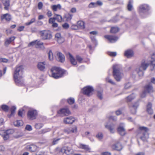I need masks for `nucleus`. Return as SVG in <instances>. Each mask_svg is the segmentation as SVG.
Masks as SVG:
<instances>
[{
	"instance_id": "nucleus-42",
	"label": "nucleus",
	"mask_w": 155,
	"mask_h": 155,
	"mask_svg": "<svg viewBox=\"0 0 155 155\" xmlns=\"http://www.w3.org/2000/svg\"><path fill=\"white\" fill-rule=\"evenodd\" d=\"M67 102L68 103L70 104H73L74 102V99L73 98H70L68 99Z\"/></svg>"
},
{
	"instance_id": "nucleus-28",
	"label": "nucleus",
	"mask_w": 155,
	"mask_h": 155,
	"mask_svg": "<svg viewBox=\"0 0 155 155\" xmlns=\"http://www.w3.org/2000/svg\"><path fill=\"white\" fill-rule=\"evenodd\" d=\"M124 54L127 58H130L133 56V52L132 50H129L126 51L125 52Z\"/></svg>"
},
{
	"instance_id": "nucleus-9",
	"label": "nucleus",
	"mask_w": 155,
	"mask_h": 155,
	"mask_svg": "<svg viewBox=\"0 0 155 155\" xmlns=\"http://www.w3.org/2000/svg\"><path fill=\"white\" fill-rule=\"evenodd\" d=\"M57 113L61 117L68 116L71 114L69 109L66 107L60 109L57 111Z\"/></svg>"
},
{
	"instance_id": "nucleus-62",
	"label": "nucleus",
	"mask_w": 155,
	"mask_h": 155,
	"mask_svg": "<svg viewBox=\"0 0 155 155\" xmlns=\"http://www.w3.org/2000/svg\"><path fill=\"white\" fill-rule=\"evenodd\" d=\"M131 86V84L130 83H128L126 84L125 86V88L126 89H128Z\"/></svg>"
},
{
	"instance_id": "nucleus-15",
	"label": "nucleus",
	"mask_w": 155,
	"mask_h": 155,
	"mask_svg": "<svg viewBox=\"0 0 155 155\" xmlns=\"http://www.w3.org/2000/svg\"><path fill=\"white\" fill-rule=\"evenodd\" d=\"M124 124L123 123L120 124L119 126L117 129L118 133L122 136L126 134L125 130L124 128Z\"/></svg>"
},
{
	"instance_id": "nucleus-20",
	"label": "nucleus",
	"mask_w": 155,
	"mask_h": 155,
	"mask_svg": "<svg viewBox=\"0 0 155 155\" xmlns=\"http://www.w3.org/2000/svg\"><path fill=\"white\" fill-rule=\"evenodd\" d=\"M11 15L8 13L2 15H1V19L2 20L5 19L7 21H9L12 19Z\"/></svg>"
},
{
	"instance_id": "nucleus-10",
	"label": "nucleus",
	"mask_w": 155,
	"mask_h": 155,
	"mask_svg": "<svg viewBox=\"0 0 155 155\" xmlns=\"http://www.w3.org/2000/svg\"><path fill=\"white\" fill-rule=\"evenodd\" d=\"M93 91V87L89 86H86L83 89V94L88 96H90L92 94Z\"/></svg>"
},
{
	"instance_id": "nucleus-19",
	"label": "nucleus",
	"mask_w": 155,
	"mask_h": 155,
	"mask_svg": "<svg viewBox=\"0 0 155 155\" xmlns=\"http://www.w3.org/2000/svg\"><path fill=\"white\" fill-rule=\"evenodd\" d=\"M104 37L111 43L115 42L118 39V38L115 36L106 35L104 36Z\"/></svg>"
},
{
	"instance_id": "nucleus-60",
	"label": "nucleus",
	"mask_w": 155,
	"mask_h": 155,
	"mask_svg": "<svg viewBox=\"0 0 155 155\" xmlns=\"http://www.w3.org/2000/svg\"><path fill=\"white\" fill-rule=\"evenodd\" d=\"M64 132L67 134H70V128H66L64 129Z\"/></svg>"
},
{
	"instance_id": "nucleus-47",
	"label": "nucleus",
	"mask_w": 155,
	"mask_h": 155,
	"mask_svg": "<svg viewBox=\"0 0 155 155\" xmlns=\"http://www.w3.org/2000/svg\"><path fill=\"white\" fill-rule=\"evenodd\" d=\"M35 18H33L31 19V20H30L29 21V22L26 23L25 24L26 25H29L33 23H34L35 21Z\"/></svg>"
},
{
	"instance_id": "nucleus-11",
	"label": "nucleus",
	"mask_w": 155,
	"mask_h": 155,
	"mask_svg": "<svg viewBox=\"0 0 155 155\" xmlns=\"http://www.w3.org/2000/svg\"><path fill=\"white\" fill-rule=\"evenodd\" d=\"M37 66L39 70L44 71L46 70L48 65L45 61L40 62L38 63Z\"/></svg>"
},
{
	"instance_id": "nucleus-33",
	"label": "nucleus",
	"mask_w": 155,
	"mask_h": 155,
	"mask_svg": "<svg viewBox=\"0 0 155 155\" xmlns=\"http://www.w3.org/2000/svg\"><path fill=\"white\" fill-rule=\"evenodd\" d=\"M133 0H129L127 6V8L128 11H131L133 8L132 4L133 3Z\"/></svg>"
},
{
	"instance_id": "nucleus-34",
	"label": "nucleus",
	"mask_w": 155,
	"mask_h": 155,
	"mask_svg": "<svg viewBox=\"0 0 155 155\" xmlns=\"http://www.w3.org/2000/svg\"><path fill=\"white\" fill-rule=\"evenodd\" d=\"M52 8L53 11H56L57 10H60L61 9V6L59 4L57 5H53L52 6Z\"/></svg>"
},
{
	"instance_id": "nucleus-31",
	"label": "nucleus",
	"mask_w": 155,
	"mask_h": 155,
	"mask_svg": "<svg viewBox=\"0 0 155 155\" xmlns=\"http://www.w3.org/2000/svg\"><path fill=\"white\" fill-rule=\"evenodd\" d=\"M84 21H79L77 22V25L78 28L84 29Z\"/></svg>"
},
{
	"instance_id": "nucleus-12",
	"label": "nucleus",
	"mask_w": 155,
	"mask_h": 155,
	"mask_svg": "<svg viewBox=\"0 0 155 155\" xmlns=\"http://www.w3.org/2000/svg\"><path fill=\"white\" fill-rule=\"evenodd\" d=\"M61 152L63 153H65L67 155H71L73 153V151L71 148L67 147H64L61 150Z\"/></svg>"
},
{
	"instance_id": "nucleus-24",
	"label": "nucleus",
	"mask_w": 155,
	"mask_h": 155,
	"mask_svg": "<svg viewBox=\"0 0 155 155\" xmlns=\"http://www.w3.org/2000/svg\"><path fill=\"white\" fill-rule=\"evenodd\" d=\"M57 57H58V60L61 62H62L64 60V56L61 52H58L57 53Z\"/></svg>"
},
{
	"instance_id": "nucleus-48",
	"label": "nucleus",
	"mask_w": 155,
	"mask_h": 155,
	"mask_svg": "<svg viewBox=\"0 0 155 155\" xmlns=\"http://www.w3.org/2000/svg\"><path fill=\"white\" fill-rule=\"evenodd\" d=\"M147 112L150 114H152L153 113V111L151 107H147Z\"/></svg>"
},
{
	"instance_id": "nucleus-55",
	"label": "nucleus",
	"mask_w": 155,
	"mask_h": 155,
	"mask_svg": "<svg viewBox=\"0 0 155 155\" xmlns=\"http://www.w3.org/2000/svg\"><path fill=\"white\" fill-rule=\"evenodd\" d=\"M60 140V138H58L57 139H54L53 142H52V144L53 145H55L57 144L58 141Z\"/></svg>"
},
{
	"instance_id": "nucleus-36",
	"label": "nucleus",
	"mask_w": 155,
	"mask_h": 155,
	"mask_svg": "<svg viewBox=\"0 0 155 155\" xmlns=\"http://www.w3.org/2000/svg\"><path fill=\"white\" fill-rule=\"evenodd\" d=\"M97 97L101 100L103 98V91H97Z\"/></svg>"
},
{
	"instance_id": "nucleus-37",
	"label": "nucleus",
	"mask_w": 155,
	"mask_h": 155,
	"mask_svg": "<svg viewBox=\"0 0 155 155\" xmlns=\"http://www.w3.org/2000/svg\"><path fill=\"white\" fill-rule=\"evenodd\" d=\"M119 29L117 27H112L110 29V32L111 33H115L119 31Z\"/></svg>"
},
{
	"instance_id": "nucleus-52",
	"label": "nucleus",
	"mask_w": 155,
	"mask_h": 155,
	"mask_svg": "<svg viewBox=\"0 0 155 155\" xmlns=\"http://www.w3.org/2000/svg\"><path fill=\"white\" fill-rule=\"evenodd\" d=\"M106 81L111 83L112 84H114V82H113V81H112V80L111 79H110L108 77H107L106 78Z\"/></svg>"
},
{
	"instance_id": "nucleus-7",
	"label": "nucleus",
	"mask_w": 155,
	"mask_h": 155,
	"mask_svg": "<svg viewBox=\"0 0 155 155\" xmlns=\"http://www.w3.org/2000/svg\"><path fill=\"white\" fill-rule=\"evenodd\" d=\"M153 87L150 84H148L145 86L144 90L141 94L142 97H144L146 96L147 93H150L153 92Z\"/></svg>"
},
{
	"instance_id": "nucleus-5",
	"label": "nucleus",
	"mask_w": 155,
	"mask_h": 155,
	"mask_svg": "<svg viewBox=\"0 0 155 155\" xmlns=\"http://www.w3.org/2000/svg\"><path fill=\"white\" fill-rule=\"evenodd\" d=\"M41 38L43 40H50L52 37V35L49 31L44 30L39 32Z\"/></svg>"
},
{
	"instance_id": "nucleus-1",
	"label": "nucleus",
	"mask_w": 155,
	"mask_h": 155,
	"mask_svg": "<svg viewBox=\"0 0 155 155\" xmlns=\"http://www.w3.org/2000/svg\"><path fill=\"white\" fill-rule=\"evenodd\" d=\"M155 56V53H153L151 57L149 58L147 60L142 61L141 64L136 68L135 71L139 76L143 75V71H146L149 65L150 70L155 72V59L154 58Z\"/></svg>"
},
{
	"instance_id": "nucleus-63",
	"label": "nucleus",
	"mask_w": 155,
	"mask_h": 155,
	"mask_svg": "<svg viewBox=\"0 0 155 155\" xmlns=\"http://www.w3.org/2000/svg\"><path fill=\"white\" fill-rule=\"evenodd\" d=\"M76 59L79 62H81L82 60V58L79 56H76Z\"/></svg>"
},
{
	"instance_id": "nucleus-35",
	"label": "nucleus",
	"mask_w": 155,
	"mask_h": 155,
	"mask_svg": "<svg viewBox=\"0 0 155 155\" xmlns=\"http://www.w3.org/2000/svg\"><path fill=\"white\" fill-rule=\"evenodd\" d=\"M43 126V124L41 123H37L35 124V128L37 129H39L42 128Z\"/></svg>"
},
{
	"instance_id": "nucleus-30",
	"label": "nucleus",
	"mask_w": 155,
	"mask_h": 155,
	"mask_svg": "<svg viewBox=\"0 0 155 155\" xmlns=\"http://www.w3.org/2000/svg\"><path fill=\"white\" fill-rule=\"evenodd\" d=\"M135 97L134 94H132L126 98V101L127 102H130L134 99Z\"/></svg>"
},
{
	"instance_id": "nucleus-29",
	"label": "nucleus",
	"mask_w": 155,
	"mask_h": 155,
	"mask_svg": "<svg viewBox=\"0 0 155 155\" xmlns=\"http://www.w3.org/2000/svg\"><path fill=\"white\" fill-rule=\"evenodd\" d=\"M23 121L20 120H17L14 122V125L16 127H19L23 125Z\"/></svg>"
},
{
	"instance_id": "nucleus-18",
	"label": "nucleus",
	"mask_w": 155,
	"mask_h": 155,
	"mask_svg": "<svg viewBox=\"0 0 155 155\" xmlns=\"http://www.w3.org/2000/svg\"><path fill=\"white\" fill-rule=\"evenodd\" d=\"M111 147L113 150L117 151H120L123 148L121 143L119 142L113 144L111 146Z\"/></svg>"
},
{
	"instance_id": "nucleus-39",
	"label": "nucleus",
	"mask_w": 155,
	"mask_h": 155,
	"mask_svg": "<svg viewBox=\"0 0 155 155\" xmlns=\"http://www.w3.org/2000/svg\"><path fill=\"white\" fill-rule=\"evenodd\" d=\"M48 56L50 60L52 61L53 60L54 58L53 55L51 50L49 51L48 53Z\"/></svg>"
},
{
	"instance_id": "nucleus-45",
	"label": "nucleus",
	"mask_w": 155,
	"mask_h": 155,
	"mask_svg": "<svg viewBox=\"0 0 155 155\" xmlns=\"http://www.w3.org/2000/svg\"><path fill=\"white\" fill-rule=\"evenodd\" d=\"M97 7V4L94 2H91L88 5L89 8H93Z\"/></svg>"
},
{
	"instance_id": "nucleus-38",
	"label": "nucleus",
	"mask_w": 155,
	"mask_h": 155,
	"mask_svg": "<svg viewBox=\"0 0 155 155\" xmlns=\"http://www.w3.org/2000/svg\"><path fill=\"white\" fill-rule=\"evenodd\" d=\"M55 16H56V17H55V20H57L58 22H61L62 21V16L59 15L55 14Z\"/></svg>"
},
{
	"instance_id": "nucleus-57",
	"label": "nucleus",
	"mask_w": 155,
	"mask_h": 155,
	"mask_svg": "<svg viewBox=\"0 0 155 155\" xmlns=\"http://www.w3.org/2000/svg\"><path fill=\"white\" fill-rule=\"evenodd\" d=\"M62 27L63 28L67 29L69 27V25L67 23H65L62 25Z\"/></svg>"
},
{
	"instance_id": "nucleus-41",
	"label": "nucleus",
	"mask_w": 155,
	"mask_h": 155,
	"mask_svg": "<svg viewBox=\"0 0 155 155\" xmlns=\"http://www.w3.org/2000/svg\"><path fill=\"white\" fill-rule=\"evenodd\" d=\"M90 37L92 41L94 43L96 46H97V43L96 40L95 38V37L93 35H91Z\"/></svg>"
},
{
	"instance_id": "nucleus-64",
	"label": "nucleus",
	"mask_w": 155,
	"mask_h": 155,
	"mask_svg": "<svg viewBox=\"0 0 155 155\" xmlns=\"http://www.w3.org/2000/svg\"><path fill=\"white\" fill-rule=\"evenodd\" d=\"M109 119H111L114 121H116L117 120V117L116 116H110V117Z\"/></svg>"
},
{
	"instance_id": "nucleus-46",
	"label": "nucleus",
	"mask_w": 155,
	"mask_h": 155,
	"mask_svg": "<svg viewBox=\"0 0 155 155\" xmlns=\"http://www.w3.org/2000/svg\"><path fill=\"white\" fill-rule=\"evenodd\" d=\"M49 131V130L48 129H43L41 130L39 132V134H44Z\"/></svg>"
},
{
	"instance_id": "nucleus-61",
	"label": "nucleus",
	"mask_w": 155,
	"mask_h": 155,
	"mask_svg": "<svg viewBox=\"0 0 155 155\" xmlns=\"http://www.w3.org/2000/svg\"><path fill=\"white\" fill-rule=\"evenodd\" d=\"M71 28L73 30H76L78 28V25H72L71 26Z\"/></svg>"
},
{
	"instance_id": "nucleus-13",
	"label": "nucleus",
	"mask_w": 155,
	"mask_h": 155,
	"mask_svg": "<svg viewBox=\"0 0 155 155\" xmlns=\"http://www.w3.org/2000/svg\"><path fill=\"white\" fill-rule=\"evenodd\" d=\"M75 120V119L74 117L70 116L64 118L63 122L66 124H72L74 122Z\"/></svg>"
},
{
	"instance_id": "nucleus-58",
	"label": "nucleus",
	"mask_w": 155,
	"mask_h": 155,
	"mask_svg": "<svg viewBox=\"0 0 155 155\" xmlns=\"http://www.w3.org/2000/svg\"><path fill=\"white\" fill-rule=\"evenodd\" d=\"M61 37V36L60 33H57L55 35V39L56 40L58 39Z\"/></svg>"
},
{
	"instance_id": "nucleus-2",
	"label": "nucleus",
	"mask_w": 155,
	"mask_h": 155,
	"mask_svg": "<svg viewBox=\"0 0 155 155\" xmlns=\"http://www.w3.org/2000/svg\"><path fill=\"white\" fill-rule=\"evenodd\" d=\"M23 72V66H17L13 73V77L15 82L17 85L22 86L24 84Z\"/></svg>"
},
{
	"instance_id": "nucleus-22",
	"label": "nucleus",
	"mask_w": 155,
	"mask_h": 155,
	"mask_svg": "<svg viewBox=\"0 0 155 155\" xmlns=\"http://www.w3.org/2000/svg\"><path fill=\"white\" fill-rule=\"evenodd\" d=\"M78 147L79 148L85 150L86 151L89 152H91V148L87 145H85L82 143H80L79 144Z\"/></svg>"
},
{
	"instance_id": "nucleus-53",
	"label": "nucleus",
	"mask_w": 155,
	"mask_h": 155,
	"mask_svg": "<svg viewBox=\"0 0 155 155\" xmlns=\"http://www.w3.org/2000/svg\"><path fill=\"white\" fill-rule=\"evenodd\" d=\"M24 112L23 109H21L19 110L18 112V115L19 116L22 117L23 112Z\"/></svg>"
},
{
	"instance_id": "nucleus-59",
	"label": "nucleus",
	"mask_w": 155,
	"mask_h": 155,
	"mask_svg": "<svg viewBox=\"0 0 155 155\" xmlns=\"http://www.w3.org/2000/svg\"><path fill=\"white\" fill-rule=\"evenodd\" d=\"M38 9H41L43 6V4L42 2H39L38 4Z\"/></svg>"
},
{
	"instance_id": "nucleus-23",
	"label": "nucleus",
	"mask_w": 155,
	"mask_h": 155,
	"mask_svg": "<svg viewBox=\"0 0 155 155\" xmlns=\"http://www.w3.org/2000/svg\"><path fill=\"white\" fill-rule=\"evenodd\" d=\"M36 48H39L42 49H44L43 43L40 41L36 40Z\"/></svg>"
},
{
	"instance_id": "nucleus-54",
	"label": "nucleus",
	"mask_w": 155,
	"mask_h": 155,
	"mask_svg": "<svg viewBox=\"0 0 155 155\" xmlns=\"http://www.w3.org/2000/svg\"><path fill=\"white\" fill-rule=\"evenodd\" d=\"M55 20V17L50 18L49 20V23L50 24H53Z\"/></svg>"
},
{
	"instance_id": "nucleus-44",
	"label": "nucleus",
	"mask_w": 155,
	"mask_h": 155,
	"mask_svg": "<svg viewBox=\"0 0 155 155\" xmlns=\"http://www.w3.org/2000/svg\"><path fill=\"white\" fill-rule=\"evenodd\" d=\"M72 15L70 14H68L65 16L66 20L67 21H70L72 18Z\"/></svg>"
},
{
	"instance_id": "nucleus-50",
	"label": "nucleus",
	"mask_w": 155,
	"mask_h": 155,
	"mask_svg": "<svg viewBox=\"0 0 155 155\" xmlns=\"http://www.w3.org/2000/svg\"><path fill=\"white\" fill-rule=\"evenodd\" d=\"M57 42L59 44L63 43L64 41V39L62 37H61L60 38L56 40Z\"/></svg>"
},
{
	"instance_id": "nucleus-16",
	"label": "nucleus",
	"mask_w": 155,
	"mask_h": 155,
	"mask_svg": "<svg viewBox=\"0 0 155 155\" xmlns=\"http://www.w3.org/2000/svg\"><path fill=\"white\" fill-rule=\"evenodd\" d=\"M2 110L5 112H11V114L9 116L10 117L13 115L15 113L16 110V107H1Z\"/></svg>"
},
{
	"instance_id": "nucleus-26",
	"label": "nucleus",
	"mask_w": 155,
	"mask_h": 155,
	"mask_svg": "<svg viewBox=\"0 0 155 155\" xmlns=\"http://www.w3.org/2000/svg\"><path fill=\"white\" fill-rule=\"evenodd\" d=\"M15 39V37L14 36L11 37L6 39L5 43V45L6 46H8Z\"/></svg>"
},
{
	"instance_id": "nucleus-49",
	"label": "nucleus",
	"mask_w": 155,
	"mask_h": 155,
	"mask_svg": "<svg viewBox=\"0 0 155 155\" xmlns=\"http://www.w3.org/2000/svg\"><path fill=\"white\" fill-rule=\"evenodd\" d=\"M108 54L111 56L115 57L117 55V52H108Z\"/></svg>"
},
{
	"instance_id": "nucleus-56",
	"label": "nucleus",
	"mask_w": 155,
	"mask_h": 155,
	"mask_svg": "<svg viewBox=\"0 0 155 155\" xmlns=\"http://www.w3.org/2000/svg\"><path fill=\"white\" fill-rule=\"evenodd\" d=\"M25 129L28 130L30 131L32 130V128L31 125H27L26 126Z\"/></svg>"
},
{
	"instance_id": "nucleus-32",
	"label": "nucleus",
	"mask_w": 155,
	"mask_h": 155,
	"mask_svg": "<svg viewBox=\"0 0 155 155\" xmlns=\"http://www.w3.org/2000/svg\"><path fill=\"white\" fill-rule=\"evenodd\" d=\"M69 59L71 64L74 65H76L77 62L73 56L70 53H68Z\"/></svg>"
},
{
	"instance_id": "nucleus-27",
	"label": "nucleus",
	"mask_w": 155,
	"mask_h": 155,
	"mask_svg": "<svg viewBox=\"0 0 155 155\" xmlns=\"http://www.w3.org/2000/svg\"><path fill=\"white\" fill-rule=\"evenodd\" d=\"M105 127L108 129L110 133H114V124H110V125H105Z\"/></svg>"
},
{
	"instance_id": "nucleus-21",
	"label": "nucleus",
	"mask_w": 155,
	"mask_h": 155,
	"mask_svg": "<svg viewBox=\"0 0 155 155\" xmlns=\"http://www.w3.org/2000/svg\"><path fill=\"white\" fill-rule=\"evenodd\" d=\"M26 149L30 152H34L36 150L37 147L35 145L32 144L27 146Z\"/></svg>"
},
{
	"instance_id": "nucleus-17",
	"label": "nucleus",
	"mask_w": 155,
	"mask_h": 155,
	"mask_svg": "<svg viewBox=\"0 0 155 155\" xmlns=\"http://www.w3.org/2000/svg\"><path fill=\"white\" fill-rule=\"evenodd\" d=\"M11 131L10 130H8L6 131L1 130L0 131V134L2 135L4 140H6L9 138V134Z\"/></svg>"
},
{
	"instance_id": "nucleus-25",
	"label": "nucleus",
	"mask_w": 155,
	"mask_h": 155,
	"mask_svg": "<svg viewBox=\"0 0 155 155\" xmlns=\"http://www.w3.org/2000/svg\"><path fill=\"white\" fill-rule=\"evenodd\" d=\"M2 1L5 6L4 9L6 10H8L10 6L9 0H2Z\"/></svg>"
},
{
	"instance_id": "nucleus-6",
	"label": "nucleus",
	"mask_w": 155,
	"mask_h": 155,
	"mask_svg": "<svg viewBox=\"0 0 155 155\" xmlns=\"http://www.w3.org/2000/svg\"><path fill=\"white\" fill-rule=\"evenodd\" d=\"M140 130L142 131L143 136L140 137V139L143 141H145L148 138V134L147 132L148 131V128L145 127H139Z\"/></svg>"
},
{
	"instance_id": "nucleus-4",
	"label": "nucleus",
	"mask_w": 155,
	"mask_h": 155,
	"mask_svg": "<svg viewBox=\"0 0 155 155\" xmlns=\"http://www.w3.org/2000/svg\"><path fill=\"white\" fill-rule=\"evenodd\" d=\"M51 76L55 79L61 77L64 73L63 70L56 67H53L51 70Z\"/></svg>"
},
{
	"instance_id": "nucleus-43",
	"label": "nucleus",
	"mask_w": 155,
	"mask_h": 155,
	"mask_svg": "<svg viewBox=\"0 0 155 155\" xmlns=\"http://www.w3.org/2000/svg\"><path fill=\"white\" fill-rule=\"evenodd\" d=\"M70 128V133H76L77 130V128L76 126L74 127Z\"/></svg>"
},
{
	"instance_id": "nucleus-3",
	"label": "nucleus",
	"mask_w": 155,
	"mask_h": 155,
	"mask_svg": "<svg viewBox=\"0 0 155 155\" xmlns=\"http://www.w3.org/2000/svg\"><path fill=\"white\" fill-rule=\"evenodd\" d=\"M113 74L117 81H120L123 76L122 67L119 64H115L113 67Z\"/></svg>"
},
{
	"instance_id": "nucleus-51",
	"label": "nucleus",
	"mask_w": 155,
	"mask_h": 155,
	"mask_svg": "<svg viewBox=\"0 0 155 155\" xmlns=\"http://www.w3.org/2000/svg\"><path fill=\"white\" fill-rule=\"evenodd\" d=\"M131 113L133 114H135L136 112V110L137 107H131Z\"/></svg>"
},
{
	"instance_id": "nucleus-8",
	"label": "nucleus",
	"mask_w": 155,
	"mask_h": 155,
	"mask_svg": "<svg viewBox=\"0 0 155 155\" xmlns=\"http://www.w3.org/2000/svg\"><path fill=\"white\" fill-rule=\"evenodd\" d=\"M38 115V112L36 110H30L27 113L28 118L31 120L35 119Z\"/></svg>"
},
{
	"instance_id": "nucleus-40",
	"label": "nucleus",
	"mask_w": 155,
	"mask_h": 155,
	"mask_svg": "<svg viewBox=\"0 0 155 155\" xmlns=\"http://www.w3.org/2000/svg\"><path fill=\"white\" fill-rule=\"evenodd\" d=\"M96 137L99 140H101L103 137V134L101 132L98 133L96 135Z\"/></svg>"
},
{
	"instance_id": "nucleus-14",
	"label": "nucleus",
	"mask_w": 155,
	"mask_h": 155,
	"mask_svg": "<svg viewBox=\"0 0 155 155\" xmlns=\"http://www.w3.org/2000/svg\"><path fill=\"white\" fill-rule=\"evenodd\" d=\"M149 9V6L146 4L140 5L139 7V12L140 14L142 15L143 13L148 11Z\"/></svg>"
}]
</instances>
